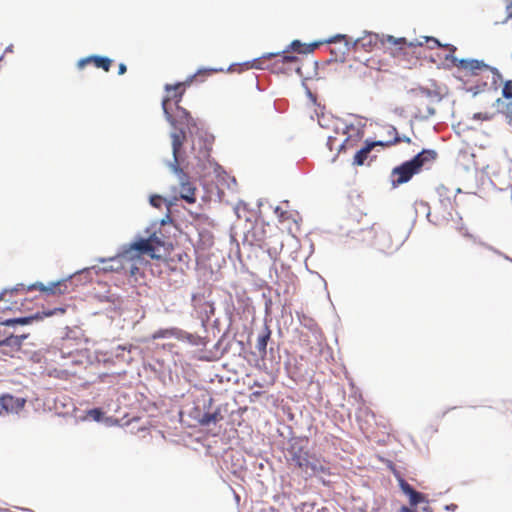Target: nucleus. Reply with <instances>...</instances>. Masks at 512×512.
Returning a JSON list of instances; mask_svg holds the SVG:
<instances>
[{
  "label": "nucleus",
  "instance_id": "1",
  "mask_svg": "<svg viewBox=\"0 0 512 512\" xmlns=\"http://www.w3.org/2000/svg\"><path fill=\"white\" fill-rule=\"evenodd\" d=\"M162 109L165 119L172 127L170 132L173 160L166 165L176 172H181V163L185 160V151L182 149L184 142L190 140L191 154L200 162L209 159L214 137L202 126H199L185 108L177 105L171 107V99L164 97Z\"/></svg>",
  "mask_w": 512,
  "mask_h": 512
},
{
  "label": "nucleus",
  "instance_id": "2",
  "mask_svg": "<svg viewBox=\"0 0 512 512\" xmlns=\"http://www.w3.org/2000/svg\"><path fill=\"white\" fill-rule=\"evenodd\" d=\"M436 156L437 153L435 150L423 149L412 159L394 167L390 175L392 187L396 188L404 183H407L415 174L420 172L421 168L427 162L433 161Z\"/></svg>",
  "mask_w": 512,
  "mask_h": 512
},
{
  "label": "nucleus",
  "instance_id": "3",
  "mask_svg": "<svg viewBox=\"0 0 512 512\" xmlns=\"http://www.w3.org/2000/svg\"><path fill=\"white\" fill-rule=\"evenodd\" d=\"M307 440L294 438L290 441L287 453L289 461L299 467L304 473L315 474L325 472V467L316 459L310 457L307 450Z\"/></svg>",
  "mask_w": 512,
  "mask_h": 512
},
{
  "label": "nucleus",
  "instance_id": "4",
  "mask_svg": "<svg viewBox=\"0 0 512 512\" xmlns=\"http://www.w3.org/2000/svg\"><path fill=\"white\" fill-rule=\"evenodd\" d=\"M213 398L209 395H202L197 399L196 406L190 413V416L201 426H210L217 424L222 420L220 408H213Z\"/></svg>",
  "mask_w": 512,
  "mask_h": 512
},
{
  "label": "nucleus",
  "instance_id": "5",
  "mask_svg": "<svg viewBox=\"0 0 512 512\" xmlns=\"http://www.w3.org/2000/svg\"><path fill=\"white\" fill-rule=\"evenodd\" d=\"M222 71H224L223 68H200L197 70V72L195 74L190 75L183 82H178L174 85L166 84L165 91L167 93L174 91V94L172 96H170V95L166 96L171 99V107H177V105H180V102L182 101V97L184 95V89L186 87L190 86L193 83V81L196 79L197 76H201L203 74H211L213 72H222Z\"/></svg>",
  "mask_w": 512,
  "mask_h": 512
},
{
  "label": "nucleus",
  "instance_id": "6",
  "mask_svg": "<svg viewBox=\"0 0 512 512\" xmlns=\"http://www.w3.org/2000/svg\"><path fill=\"white\" fill-rule=\"evenodd\" d=\"M169 338H175L179 341L186 342V343L190 344L191 346H196V347L206 345L205 339L203 337L196 335V334L186 332L177 327L159 329L152 334L153 340L169 339Z\"/></svg>",
  "mask_w": 512,
  "mask_h": 512
},
{
  "label": "nucleus",
  "instance_id": "7",
  "mask_svg": "<svg viewBox=\"0 0 512 512\" xmlns=\"http://www.w3.org/2000/svg\"><path fill=\"white\" fill-rule=\"evenodd\" d=\"M149 233L148 237H139L129 244V249L125 253L128 255L135 254L141 259L143 254H150L154 257V250L156 247L163 246V240L157 236L156 232Z\"/></svg>",
  "mask_w": 512,
  "mask_h": 512
},
{
  "label": "nucleus",
  "instance_id": "8",
  "mask_svg": "<svg viewBox=\"0 0 512 512\" xmlns=\"http://www.w3.org/2000/svg\"><path fill=\"white\" fill-rule=\"evenodd\" d=\"M128 249L129 244L123 245L116 256L111 257L108 260L101 258L100 262H108L111 263L112 266H120V272L124 271L129 272L131 275H135L139 270L137 265L141 262V259L138 255L126 254L125 252L128 251Z\"/></svg>",
  "mask_w": 512,
  "mask_h": 512
},
{
  "label": "nucleus",
  "instance_id": "9",
  "mask_svg": "<svg viewBox=\"0 0 512 512\" xmlns=\"http://www.w3.org/2000/svg\"><path fill=\"white\" fill-rule=\"evenodd\" d=\"M446 47H448L450 49L451 53H453L456 50V48L453 45L448 44V45H446ZM446 60H449L453 64L461 67L462 69L471 72V74H473V75H476L477 71H479V70L490 68V66L482 60L458 59L453 54H448L446 56Z\"/></svg>",
  "mask_w": 512,
  "mask_h": 512
},
{
  "label": "nucleus",
  "instance_id": "10",
  "mask_svg": "<svg viewBox=\"0 0 512 512\" xmlns=\"http://www.w3.org/2000/svg\"><path fill=\"white\" fill-rule=\"evenodd\" d=\"M304 46H305V44H303L300 40H294L290 43L289 46H287L286 49H284L281 52L266 53V54H263L261 57L254 59L252 66L256 69H264L265 68L263 65L264 59L280 56V54H285V53H288L289 51H294L299 54H303Z\"/></svg>",
  "mask_w": 512,
  "mask_h": 512
},
{
  "label": "nucleus",
  "instance_id": "11",
  "mask_svg": "<svg viewBox=\"0 0 512 512\" xmlns=\"http://www.w3.org/2000/svg\"><path fill=\"white\" fill-rule=\"evenodd\" d=\"M38 289L48 294H65L68 292L67 279H61L56 282H50L48 285H44L42 282H36L28 287V290Z\"/></svg>",
  "mask_w": 512,
  "mask_h": 512
},
{
  "label": "nucleus",
  "instance_id": "12",
  "mask_svg": "<svg viewBox=\"0 0 512 512\" xmlns=\"http://www.w3.org/2000/svg\"><path fill=\"white\" fill-rule=\"evenodd\" d=\"M169 168L174 174L177 175V177L180 181V184H181L180 197L188 203H194L196 201L195 187L188 181V177L184 173L183 169L181 168V172H176L171 167H169Z\"/></svg>",
  "mask_w": 512,
  "mask_h": 512
},
{
  "label": "nucleus",
  "instance_id": "13",
  "mask_svg": "<svg viewBox=\"0 0 512 512\" xmlns=\"http://www.w3.org/2000/svg\"><path fill=\"white\" fill-rule=\"evenodd\" d=\"M379 41V35L373 32L364 31L363 36L352 41V47L355 50L362 49L366 52L371 51Z\"/></svg>",
  "mask_w": 512,
  "mask_h": 512
},
{
  "label": "nucleus",
  "instance_id": "14",
  "mask_svg": "<svg viewBox=\"0 0 512 512\" xmlns=\"http://www.w3.org/2000/svg\"><path fill=\"white\" fill-rule=\"evenodd\" d=\"M64 312L65 308L63 307H56L54 309H44L42 312H37L29 316L16 318V325H28L34 321L42 320L44 317H51L58 313L63 314Z\"/></svg>",
  "mask_w": 512,
  "mask_h": 512
},
{
  "label": "nucleus",
  "instance_id": "15",
  "mask_svg": "<svg viewBox=\"0 0 512 512\" xmlns=\"http://www.w3.org/2000/svg\"><path fill=\"white\" fill-rule=\"evenodd\" d=\"M94 269L95 267H88L81 269L72 275H69L68 277L65 278L67 279V285L78 286L90 282L92 280V271Z\"/></svg>",
  "mask_w": 512,
  "mask_h": 512
},
{
  "label": "nucleus",
  "instance_id": "16",
  "mask_svg": "<svg viewBox=\"0 0 512 512\" xmlns=\"http://www.w3.org/2000/svg\"><path fill=\"white\" fill-rule=\"evenodd\" d=\"M26 403L24 398L5 395L1 398L2 408L7 412L17 413Z\"/></svg>",
  "mask_w": 512,
  "mask_h": 512
},
{
  "label": "nucleus",
  "instance_id": "17",
  "mask_svg": "<svg viewBox=\"0 0 512 512\" xmlns=\"http://www.w3.org/2000/svg\"><path fill=\"white\" fill-rule=\"evenodd\" d=\"M337 122L338 120H334L332 117L330 116H326L324 114H321L318 116V124L320 125V127L322 128H329L330 127V123L333 124V128L335 130V133L338 134L340 130H342L343 134H348L350 129H353V125H345L344 128H340L338 125H337Z\"/></svg>",
  "mask_w": 512,
  "mask_h": 512
},
{
  "label": "nucleus",
  "instance_id": "18",
  "mask_svg": "<svg viewBox=\"0 0 512 512\" xmlns=\"http://www.w3.org/2000/svg\"><path fill=\"white\" fill-rule=\"evenodd\" d=\"M458 230L462 233V235L464 237L473 240L475 243L485 247L486 249L492 251L493 253L503 257L505 260L510 261L512 263V258H510L508 255L502 253L500 250L494 248L493 246L478 240L474 235L470 234L466 229H464L463 226L459 227Z\"/></svg>",
  "mask_w": 512,
  "mask_h": 512
},
{
  "label": "nucleus",
  "instance_id": "19",
  "mask_svg": "<svg viewBox=\"0 0 512 512\" xmlns=\"http://www.w3.org/2000/svg\"><path fill=\"white\" fill-rule=\"evenodd\" d=\"M271 336V331L268 326H264L263 331L257 338L256 349L258 350L261 358H264L267 354V344Z\"/></svg>",
  "mask_w": 512,
  "mask_h": 512
},
{
  "label": "nucleus",
  "instance_id": "20",
  "mask_svg": "<svg viewBox=\"0 0 512 512\" xmlns=\"http://www.w3.org/2000/svg\"><path fill=\"white\" fill-rule=\"evenodd\" d=\"M134 348L135 347L132 345H118L111 349L110 354L112 357L121 359L122 361L125 362H130L132 360V357H130L129 354Z\"/></svg>",
  "mask_w": 512,
  "mask_h": 512
},
{
  "label": "nucleus",
  "instance_id": "21",
  "mask_svg": "<svg viewBox=\"0 0 512 512\" xmlns=\"http://www.w3.org/2000/svg\"><path fill=\"white\" fill-rule=\"evenodd\" d=\"M371 151V145H369L368 141H366L364 147H362L360 150L356 152L353 164L358 166L363 165Z\"/></svg>",
  "mask_w": 512,
  "mask_h": 512
},
{
  "label": "nucleus",
  "instance_id": "22",
  "mask_svg": "<svg viewBox=\"0 0 512 512\" xmlns=\"http://www.w3.org/2000/svg\"><path fill=\"white\" fill-rule=\"evenodd\" d=\"M92 62H94L97 68L109 71L112 60L106 56L92 55Z\"/></svg>",
  "mask_w": 512,
  "mask_h": 512
},
{
  "label": "nucleus",
  "instance_id": "23",
  "mask_svg": "<svg viewBox=\"0 0 512 512\" xmlns=\"http://www.w3.org/2000/svg\"><path fill=\"white\" fill-rule=\"evenodd\" d=\"M340 40H344L345 41L344 42V46H345L347 52H349L351 50L356 51L352 47V41H354L355 39H352L351 37H348L347 35H344V34H337L334 37L326 40L325 42H327V43H335V42L340 41Z\"/></svg>",
  "mask_w": 512,
  "mask_h": 512
},
{
  "label": "nucleus",
  "instance_id": "24",
  "mask_svg": "<svg viewBox=\"0 0 512 512\" xmlns=\"http://www.w3.org/2000/svg\"><path fill=\"white\" fill-rule=\"evenodd\" d=\"M0 346H9L13 348L21 347V338L16 335H9L5 339L0 340Z\"/></svg>",
  "mask_w": 512,
  "mask_h": 512
},
{
  "label": "nucleus",
  "instance_id": "25",
  "mask_svg": "<svg viewBox=\"0 0 512 512\" xmlns=\"http://www.w3.org/2000/svg\"><path fill=\"white\" fill-rule=\"evenodd\" d=\"M415 213L418 215L419 213L425 214L428 221L432 222L430 220V208L427 202L424 201H416L414 204Z\"/></svg>",
  "mask_w": 512,
  "mask_h": 512
},
{
  "label": "nucleus",
  "instance_id": "26",
  "mask_svg": "<svg viewBox=\"0 0 512 512\" xmlns=\"http://www.w3.org/2000/svg\"><path fill=\"white\" fill-rule=\"evenodd\" d=\"M399 142H401V138H400V136H396L392 140H388V141H382V140L368 141V144L371 145V148L373 149L375 146H382V147L391 146V145H395Z\"/></svg>",
  "mask_w": 512,
  "mask_h": 512
},
{
  "label": "nucleus",
  "instance_id": "27",
  "mask_svg": "<svg viewBox=\"0 0 512 512\" xmlns=\"http://www.w3.org/2000/svg\"><path fill=\"white\" fill-rule=\"evenodd\" d=\"M87 416L96 422H100L103 419L104 412L100 408H93L87 411Z\"/></svg>",
  "mask_w": 512,
  "mask_h": 512
},
{
  "label": "nucleus",
  "instance_id": "28",
  "mask_svg": "<svg viewBox=\"0 0 512 512\" xmlns=\"http://www.w3.org/2000/svg\"><path fill=\"white\" fill-rule=\"evenodd\" d=\"M399 487L408 497H410L416 491L408 482L402 478L399 479Z\"/></svg>",
  "mask_w": 512,
  "mask_h": 512
},
{
  "label": "nucleus",
  "instance_id": "29",
  "mask_svg": "<svg viewBox=\"0 0 512 512\" xmlns=\"http://www.w3.org/2000/svg\"><path fill=\"white\" fill-rule=\"evenodd\" d=\"M399 487L408 497H410L416 491L408 482L402 478L399 479Z\"/></svg>",
  "mask_w": 512,
  "mask_h": 512
},
{
  "label": "nucleus",
  "instance_id": "30",
  "mask_svg": "<svg viewBox=\"0 0 512 512\" xmlns=\"http://www.w3.org/2000/svg\"><path fill=\"white\" fill-rule=\"evenodd\" d=\"M425 501V496L418 491H415L410 497L409 502L412 506H416Z\"/></svg>",
  "mask_w": 512,
  "mask_h": 512
},
{
  "label": "nucleus",
  "instance_id": "31",
  "mask_svg": "<svg viewBox=\"0 0 512 512\" xmlns=\"http://www.w3.org/2000/svg\"><path fill=\"white\" fill-rule=\"evenodd\" d=\"M502 95L506 99H512V80H506L504 82Z\"/></svg>",
  "mask_w": 512,
  "mask_h": 512
},
{
  "label": "nucleus",
  "instance_id": "32",
  "mask_svg": "<svg viewBox=\"0 0 512 512\" xmlns=\"http://www.w3.org/2000/svg\"><path fill=\"white\" fill-rule=\"evenodd\" d=\"M163 201H164V199L162 198V196L157 195V194L151 195L149 198L150 205L155 208H160Z\"/></svg>",
  "mask_w": 512,
  "mask_h": 512
},
{
  "label": "nucleus",
  "instance_id": "33",
  "mask_svg": "<svg viewBox=\"0 0 512 512\" xmlns=\"http://www.w3.org/2000/svg\"><path fill=\"white\" fill-rule=\"evenodd\" d=\"M487 70H490L493 74V84H496L498 81H502V74L496 67L490 66Z\"/></svg>",
  "mask_w": 512,
  "mask_h": 512
},
{
  "label": "nucleus",
  "instance_id": "34",
  "mask_svg": "<svg viewBox=\"0 0 512 512\" xmlns=\"http://www.w3.org/2000/svg\"><path fill=\"white\" fill-rule=\"evenodd\" d=\"M322 42H313L309 45H306L304 46V49H303V54H308V53H312L317 47H319V45L321 44Z\"/></svg>",
  "mask_w": 512,
  "mask_h": 512
},
{
  "label": "nucleus",
  "instance_id": "35",
  "mask_svg": "<svg viewBox=\"0 0 512 512\" xmlns=\"http://www.w3.org/2000/svg\"><path fill=\"white\" fill-rule=\"evenodd\" d=\"M280 55H281L280 61L282 63H293V62H296L298 60V57L293 56V55H288L287 53L280 54Z\"/></svg>",
  "mask_w": 512,
  "mask_h": 512
},
{
  "label": "nucleus",
  "instance_id": "36",
  "mask_svg": "<svg viewBox=\"0 0 512 512\" xmlns=\"http://www.w3.org/2000/svg\"><path fill=\"white\" fill-rule=\"evenodd\" d=\"M426 111H427V115H416L415 118L420 119V120H426L435 114V109L433 107H430V106L427 107Z\"/></svg>",
  "mask_w": 512,
  "mask_h": 512
},
{
  "label": "nucleus",
  "instance_id": "37",
  "mask_svg": "<svg viewBox=\"0 0 512 512\" xmlns=\"http://www.w3.org/2000/svg\"><path fill=\"white\" fill-rule=\"evenodd\" d=\"M105 266L102 268L104 272H120V266H112L111 263L105 262Z\"/></svg>",
  "mask_w": 512,
  "mask_h": 512
},
{
  "label": "nucleus",
  "instance_id": "38",
  "mask_svg": "<svg viewBox=\"0 0 512 512\" xmlns=\"http://www.w3.org/2000/svg\"><path fill=\"white\" fill-rule=\"evenodd\" d=\"M387 41H388L389 43H392V44H394V45H397V44L404 43L406 40H405V38H395V37H393V36H391V35H388V36H387Z\"/></svg>",
  "mask_w": 512,
  "mask_h": 512
},
{
  "label": "nucleus",
  "instance_id": "39",
  "mask_svg": "<svg viewBox=\"0 0 512 512\" xmlns=\"http://www.w3.org/2000/svg\"><path fill=\"white\" fill-rule=\"evenodd\" d=\"M92 62V55L86 58H82L78 61L77 66L79 69H82L86 64Z\"/></svg>",
  "mask_w": 512,
  "mask_h": 512
},
{
  "label": "nucleus",
  "instance_id": "40",
  "mask_svg": "<svg viewBox=\"0 0 512 512\" xmlns=\"http://www.w3.org/2000/svg\"><path fill=\"white\" fill-rule=\"evenodd\" d=\"M0 325H3V326H15L16 325V318H10V319H5V320H2L0 318Z\"/></svg>",
  "mask_w": 512,
  "mask_h": 512
},
{
  "label": "nucleus",
  "instance_id": "41",
  "mask_svg": "<svg viewBox=\"0 0 512 512\" xmlns=\"http://www.w3.org/2000/svg\"><path fill=\"white\" fill-rule=\"evenodd\" d=\"M425 41L428 43V42H431L433 45L431 46V48L433 47H440L441 46V43L439 42V40H437L436 38L434 37H428V36H425L424 37Z\"/></svg>",
  "mask_w": 512,
  "mask_h": 512
},
{
  "label": "nucleus",
  "instance_id": "42",
  "mask_svg": "<svg viewBox=\"0 0 512 512\" xmlns=\"http://www.w3.org/2000/svg\"><path fill=\"white\" fill-rule=\"evenodd\" d=\"M336 141V137L335 136H332V135H329L327 137V147L329 150H333V147H334V142Z\"/></svg>",
  "mask_w": 512,
  "mask_h": 512
},
{
  "label": "nucleus",
  "instance_id": "43",
  "mask_svg": "<svg viewBox=\"0 0 512 512\" xmlns=\"http://www.w3.org/2000/svg\"><path fill=\"white\" fill-rule=\"evenodd\" d=\"M387 134L389 136H393V138L396 137V136H399L398 132H397V129L394 126H388Z\"/></svg>",
  "mask_w": 512,
  "mask_h": 512
},
{
  "label": "nucleus",
  "instance_id": "44",
  "mask_svg": "<svg viewBox=\"0 0 512 512\" xmlns=\"http://www.w3.org/2000/svg\"><path fill=\"white\" fill-rule=\"evenodd\" d=\"M172 221L169 212L160 220V225H166L167 223H170Z\"/></svg>",
  "mask_w": 512,
  "mask_h": 512
},
{
  "label": "nucleus",
  "instance_id": "45",
  "mask_svg": "<svg viewBox=\"0 0 512 512\" xmlns=\"http://www.w3.org/2000/svg\"><path fill=\"white\" fill-rule=\"evenodd\" d=\"M350 136L348 135L344 141H342L338 146V153L345 149L346 143L349 141Z\"/></svg>",
  "mask_w": 512,
  "mask_h": 512
},
{
  "label": "nucleus",
  "instance_id": "46",
  "mask_svg": "<svg viewBox=\"0 0 512 512\" xmlns=\"http://www.w3.org/2000/svg\"><path fill=\"white\" fill-rule=\"evenodd\" d=\"M506 118L508 120V124L510 126H512V109L510 108V106H508V111L506 113Z\"/></svg>",
  "mask_w": 512,
  "mask_h": 512
},
{
  "label": "nucleus",
  "instance_id": "47",
  "mask_svg": "<svg viewBox=\"0 0 512 512\" xmlns=\"http://www.w3.org/2000/svg\"><path fill=\"white\" fill-rule=\"evenodd\" d=\"M127 71V67L124 63L119 64L118 74L123 75Z\"/></svg>",
  "mask_w": 512,
  "mask_h": 512
},
{
  "label": "nucleus",
  "instance_id": "48",
  "mask_svg": "<svg viewBox=\"0 0 512 512\" xmlns=\"http://www.w3.org/2000/svg\"><path fill=\"white\" fill-rule=\"evenodd\" d=\"M275 213H276L277 215H279V217H280V218H285V214H286V213H285L284 211H282V210H281V208H280L279 206H277V207L275 208Z\"/></svg>",
  "mask_w": 512,
  "mask_h": 512
},
{
  "label": "nucleus",
  "instance_id": "49",
  "mask_svg": "<svg viewBox=\"0 0 512 512\" xmlns=\"http://www.w3.org/2000/svg\"><path fill=\"white\" fill-rule=\"evenodd\" d=\"M420 92H421V94H422V95H424V96H427V97L431 96V91H430V90H428V89L421 88V89H420Z\"/></svg>",
  "mask_w": 512,
  "mask_h": 512
},
{
  "label": "nucleus",
  "instance_id": "50",
  "mask_svg": "<svg viewBox=\"0 0 512 512\" xmlns=\"http://www.w3.org/2000/svg\"><path fill=\"white\" fill-rule=\"evenodd\" d=\"M400 512H416V511L407 506H402L400 509Z\"/></svg>",
  "mask_w": 512,
  "mask_h": 512
},
{
  "label": "nucleus",
  "instance_id": "51",
  "mask_svg": "<svg viewBox=\"0 0 512 512\" xmlns=\"http://www.w3.org/2000/svg\"><path fill=\"white\" fill-rule=\"evenodd\" d=\"M13 48H14V46H13L12 44L8 45V46L5 48L4 54H6V53H12V52H13Z\"/></svg>",
  "mask_w": 512,
  "mask_h": 512
},
{
  "label": "nucleus",
  "instance_id": "52",
  "mask_svg": "<svg viewBox=\"0 0 512 512\" xmlns=\"http://www.w3.org/2000/svg\"><path fill=\"white\" fill-rule=\"evenodd\" d=\"M456 507H457V506H456L455 504H451V505H447L445 508H446L447 510H455V509H456Z\"/></svg>",
  "mask_w": 512,
  "mask_h": 512
},
{
  "label": "nucleus",
  "instance_id": "53",
  "mask_svg": "<svg viewBox=\"0 0 512 512\" xmlns=\"http://www.w3.org/2000/svg\"><path fill=\"white\" fill-rule=\"evenodd\" d=\"M401 138V141H404V142H407V143H410V138L407 137V136H403V137H400Z\"/></svg>",
  "mask_w": 512,
  "mask_h": 512
},
{
  "label": "nucleus",
  "instance_id": "54",
  "mask_svg": "<svg viewBox=\"0 0 512 512\" xmlns=\"http://www.w3.org/2000/svg\"><path fill=\"white\" fill-rule=\"evenodd\" d=\"M17 337L21 338V344L23 343L24 339H26V335H17Z\"/></svg>",
  "mask_w": 512,
  "mask_h": 512
},
{
  "label": "nucleus",
  "instance_id": "55",
  "mask_svg": "<svg viewBox=\"0 0 512 512\" xmlns=\"http://www.w3.org/2000/svg\"><path fill=\"white\" fill-rule=\"evenodd\" d=\"M8 290L5 289L3 292L0 293V300L3 299L5 293L7 292Z\"/></svg>",
  "mask_w": 512,
  "mask_h": 512
},
{
  "label": "nucleus",
  "instance_id": "56",
  "mask_svg": "<svg viewBox=\"0 0 512 512\" xmlns=\"http://www.w3.org/2000/svg\"><path fill=\"white\" fill-rule=\"evenodd\" d=\"M19 286L20 285L15 286L11 291H18L19 290Z\"/></svg>",
  "mask_w": 512,
  "mask_h": 512
},
{
  "label": "nucleus",
  "instance_id": "57",
  "mask_svg": "<svg viewBox=\"0 0 512 512\" xmlns=\"http://www.w3.org/2000/svg\"><path fill=\"white\" fill-rule=\"evenodd\" d=\"M481 114L480 113H477L474 115V118H480Z\"/></svg>",
  "mask_w": 512,
  "mask_h": 512
},
{
  "label": "nucleus",
  "instance_id": "58",
  "mask_svg": "<svg viewBox=\"0 0 512 512\" xmlns=\"http://www.w3.org/2000/svg\"><path fill=\"white\" fill-rule=\"evenodd\" d=\"M380 236L385 237L386 236L385 232H381Z\"/></svg>",
  "mask_w": 512,
  "mask_h": 512
},
{
  "label": "nucleus",
  "instance_id": "59",
  "mask_svg": "<svg viewBox=\"0 0 512 512\" xmlns=\"http://www.w3.org/2000/svg\"><path fill=\"white\" fill-rule=\"evenodd\" d=\"M3 58H4V54L0 57V61H2V60H3Z\"/></svg>",
  "mask_w": 512,
  "mask_h": 512
}]
</instances>
